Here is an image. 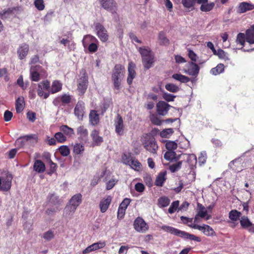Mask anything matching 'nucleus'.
Listing matches in <instances>:
<instances>
[{
    "mask_svg": "<svg viewBox=\"0 0 254 254\" xmlns=\"http://www.w3.org/2000/svg\"><path fill=\"white\" fill-rule=\"evenodd\" d=\"M125 73V69L123 65L118 64L115 66L113 69L111 79L115 89L117 90L120 89L121 83L124 78Z\"/></svg>",
    "mask_w": 254,
    "mask_h": 254,
    "instance_id": "obj_1",
    "label": "nucleus"
},
{
    "mask_svg": "<svg viewBox=\"0 0 254 254\" xmlns=\"http://www.w3.org/2000/svg\"><path fill=\"white\" fill-rule=\"evenodd\" d=\"M245 40L250 45L254 44V24L246 31V34L239 33L237 37L236 42L242 46L244 45ZM254 50V47L250 50H247L246 51ZM246 51V50H244Z\"/></svg>",
    "mask_w": 254,
    "mask_h": 254,
    "instance_id": "obj_2",
    "label": "nucleus"
},
{
    "mask_svg": "<svg viewBox=\"0 0 254 254\" xmlns=\"http://www.w3.org/2000/svg\"><path fill=\"white\" fill-rule=\"evenodd\" d=\"M161 228L165 232L170 233L172 234H174L176 236H179L185 239H190V240L198 242L201 241V239L198 237L187 233L185 231H181L171 226L164 225L162 226Z\"/></svg>",
    "mask_w": 254,
    "mask_h": 254,
    "instance_id": "obj_3",
    "label": "nucleus"
},
{
    "mask_svg": "<svg viewBox=\"0 0 254 254\" xmlns=\"http://www.w3.org/2000/svg\"><path fill=\"white\" fill-rule=\"evenodd\" d=\"M144 147L145 149L152 153H155L158 149V145L155 139L150 135H146L143 141Z\"/></svg>",
    "mask_w": 254,
    "mask_h": 254,
    "instance_id": "obj_4",
    "label": "nucleus"
},
{
    "mask_svg": "<svg viewBox=\"0 0 254 254\" xmlns=\"http://www.w3.org/2000/svg\"><path fill=\"white\" fill-rule=\"evenodd\" d=\"M50 83L48 80H44L38 83L37 94L40 97L47 99L50 95Z\"/></svg>",
    "mask_w": 254,
    "mask_h": 254,
    "instance_id": "obj_5",
    "label": "nucleus"
},
{
    "mask_svg": "<svg viewBox=\"0 0 254 254\" xmlns=\"http://www.w3.org/2000/svg\"><path fill=\"white\" fill-rule=\"evenodd\" d=\"M95 26L96 34L101 41L102 42H107L109 39V35L107 30L99 23H96Z\"/></svg>",
    "mask_w": 254,
    "mask_h": 254,
    "instance_id": "obj_6",
    "label": "nucleus"
},
{
    "mask_svg": "<svg viewBox=\"0 0 254 254\" xmlns=\"http://www.w3.org/2000/svg\"><path fill=\"white\" fill-rule=\"evenodd\" d=\"M134 229L138 232L145 233L148 229V226L145 221L140 217H137L133 223Z\"/></svg>",
    "mask_w": 254,
    "mask_h": 254,
    "instance_id": "obj_7",
    "label": "nucleus"
},
{
    "mask_svg": "<svg viewBox=\"0 0 254 254\" xmlns=\"http://www.w3.org/2000/svg\"><path fill=\"white\" fill-rule=\"evenodd\" d=\"M115 131L119 135H122L124 133L125 125L122 117L118 114L114 120Z\"/></svg>",
    "mask_w": 254,
    "mask_h": 254,
    "instance_id": "obj_8",
    "label": "nucleus"
},
{
    "mask_svg": "<svg viewBox=\"0 0 254 254\" xmlns=\"http://www.w3.org/2000/svg\"><path fill=\"white\" fill-rule=\"evenodd\" d=\"M17 56L20 60L25 59L28 56L29 52V46L26 43H22L17 49Z\"/></svg>",
    "mask_w": 254,
    "mask_h": 254,
    "instance_id": "obj_9",
    "label": "nucleus"
},
{
    "mask_svg": "<svg viewBox=\"0 0 254 254\" xmlns=\"http://www.w3.org/2000/svg\"><path fill=\"white\" fill-rule=\"evenodd\" d=\"M102 7L104 9L114 12L117 10V3L114 0H98Z\"/></svg>",
    "mask_w": 254,
    "mask_h": 254,
    "instance_id": "obj_10",
    "label": "nucleus"
},
{
    "mask_svg": "<svg viewBox=\"0 0 254 254\" xmlns=\"http://www.w3.org/2000/svg\"><path fill=\"white\" fill-rule=\"evenodd\" d=\"M135 68L136 65L134 63L132 62L129 63L127 68L128 75L127 80V83L129 85L132 83L133 79L136 77Z\"/></svg>",
    "mask_w": 254,
    "mask_h": 254,
    "instance_id": "obj_11",
    "label": "nucleus"
},
{
    "mask_svg": "<svg viewBox=\"0 0 254 254\" xmlns=\"http://www.w3.org/2000/svg\"><path fill=\"white\" fill-rule=\"evenodd\" d=\"M186 69H185V72L190 75H196L199 71V67L193 62H189L186 65Z\"/></svg>",
    "mask_w": 254,
    "mask_h": 254,
    "instance_id": "obj_12",
    "label": "nucleus"
},
{
    "mask_svg": "<svg viewBox=\"0 0 254 254\" xmlns=\"http://www.w3.org/2000/svg\"><path fill=\"white\" fill-rule=\"evenodd\" d=\"M170 106L166 102L161 101L158 102L156 104V109L158 114L160 115H166L169 109Z\"/></svg>",
    "mask_w": 254,
    "mask_h": 254,
    "instance_id": "obj_13",
    "label": "nucleus"
},
{
    "mask_svg": "<svg viewBox=\"0 0 254 254\" xmlns=\"http://www.w3.org/2000/svg\"><path fill=\"white\" fill-rule=\"evenodd\" d=\"M85 106L83 102L79 101L74 108V114L79 120H82L84 114Z\"/></svg>",
    "mask_w": 254,
    "mask_h": 254,
    "instance_id": "obj_14",
    "label": "nucleus"
},
{
    "mask_svg": "<svg viewBox=\"0 0 254 254\" xmlns=\"http://www.w3.org/2000/svg\"><path fill=\"white\" fill-rule=\"evenodd\" d=\"M12 177L11 175L7 176L5 178H2L0 185V190L7 191L11 186Z\"/></svg>",
    "mask_w": 254,
    "mask_h": 254,
    "instance_id": "obj_15",
    "label": "nucleus"
},
{
    "mask_svg": "<svg viewBox=\"0 0 254 254\" xmlns=\"http://www.w3.org/2000/svg\"><path fill=\"white\" fill-rule=\"evenodd\" d=\"M254 9V5L248 2H242L237 7L238 13H243Z\"/></svg>",
    "mask_w": 254,
    "mask_h": 254,
    "instance_id": "obj_16",
    "label": "nucleus"
},
{
    "mask_svg": "<svg viewBox=\"0 0 254 254\" xmlns=\"http://www.w3.org/2000/svg\"><path fill=\"white\" fill-rule=\"evenodd\" d=\"M37 136L36 134H30L24 136L17 140V143L22 142L24 144L28 142L29 143L34 144L37 142Z\"/></svg>",
    "mask_w": 254,
    "mask_h": 254,
    "instance_id": "obj_17",
    "label": "nucleus"
},
{
    "mask_svg": "<svg viewBox=\"0 0 254 254\" xmlns=\"http://www.w3.org/2000/svg\"><path fill=\"white\" fill-rule=\"evenodd\" d=\"M110 174V172L108 171L106 169L102 170L100 172L95 175L91 180L90 185L91 186L94 187L100 181L101 179L106 175Z\"/></svg>",
    "mask_w": 254,
    "mask_h": 254,
    "instance_id": "obj_18",
    "label": "nucleus"
},
{
    "mask_svg": "<svg viewBox=\"0 0 254 254\" xmlns=\"http://www.w3.org/2000/svg\"><path fill=\"white\" fill-rule=\"evenodd\" d=\"M88 80L85 76L81 77L78 80L77 90L80 94L85 93L87 87Z\"/></svg>",
    "mask_w": 254,
    "mask_h": 254,
    "instance_id": "obj_19",
    "label": "nucleus"
},
{
    "mask_svg": "<svg viewBox=\"0 0 254 254\" xmlns=\"http://www.w3.org/2000/svg\"><path fill=\"white\" fill-rule=\"evenodd\" d=\"M71 97L69 94H64L55 99L53 102L55 106H58L60 102L64 104H68L70 102Z\"/></svg>",
    "mask_w": 254,
    "mask_h": 254,
    "instance_id": "obj_20",
    "label": "nucleus"
},
{
    "mask_svg": "<svg viewBox=\"0 0 254 254\" xmlns=\"http://www.w3.org/2000/svg\"><path fill=\"white\" fill-rule=\"evenodd\" d=\"M197 216L206 220L211 218V216L208 214L207 210L201 204L197 203Z\"/></svg>",
    "mask_w": 254,
    "mask_h": 254,
    "instance_id": "obj_21",
    "label": "nucleus"
},
{
    "mask_svg": "<svg viewBox=\"0 0 254 254\" xmlns=\"http://www.w3.org/2000/svg\"><path fill=\"white\" fill-rule=\"evenodd\" d=\"M240 223L243 228L247 229L251 232H254V225L251 223L247 217H242Z\"/></svg>",
    "mask_w": 254,
    "mask_h": 254,
    "instance_id": "obj_22",
    "label": "nucleus"
},
{
    "mask_svg": "<svg viewBox=\"0 0 254 254\" xmlns=\"http://www.w3.org/2000/svg\"><path fill=\"white\" fill-rule=\"evenodd\" d=\"M112 201V197L110 196H107L106 198L102 199L99 204L100 210L104 213L108 209Z\"/></svg>",
    "mask_w": 254,
    "mask_h": 254,
    "instance_id": "obj_23",
    "label": "nucleus"
},
{
    "mask_svg": "<svg viewBox=\"0 0 254 254\" xmlns=\"http://www.w3.org/2000/svg\"><path fill=\"white\" fill-rule=\"evenodd\" d=\"M142 64L145 68L148 69L151 68L155 62L154 55L142 59Z\"/></svg>",
    "mask_w": 254,
    "mask_h": 254,
    "instance_id": "obj_24",
    "label": "nucleus"
},
{
    "mask_svg": "<svg viewBox=\"0 0 254 254\" xmlns=\"http://www.w3.org/2000/svg\"><path fill=\"white\" fill-rule=\"evenodd\" d=\"M91 136L92 138L93 144L94 145H99L103 141L102 137L99 136V131L96 129H94L92 131Z\"/></svg>",
    "mask_w": 254,
    "mask_h": 254,
    "instance_id": "obj_25",
    "label": "nucleus"
},
{
    "mask_svg": "<svg viewBox=\"0 0 254 254\" xmlns=\"http://www.w3.org/2000/svg\"><path fill=\"white\" fill-rule=\"evenodd\" d=\"M166 172L163 171L160 172L156 178L155 185L158 187H162L166 180Z\"/></svg>",
    "mask_w": 254,
    "mask_h": 254,
    "instance_id": "obj_26",
    "label": "nucleus"
},
{
    "mask_svg": "<svg viewBox=\"0 0 254 254\" xmlns=\"http://www.w3.org/2000/svg\"><path fill=\"white\" fill-rule=\"evenodd\" d=\"M81 198L82 195L80 194H76L71 198L68 204L77 208L81 202Z\"/></svg>",
    "mask_w": 254,
    "mask_h": 254,
    "instance_id": "obj_27",
    "label": "nucleus"
},
{
    "mask_svg": "<svg viewBox=\"0 0 254 254\" xmlns=\"http://www.w3.org/2000/svg\"><path fill=\"white\" fill-rule=\"evenodd\" d=\"M77 207L69 204L68 203L65 206L64 215L66 217H71L75 211Z\"/></svg>",
    "mask_w": 254,
    "mask_h": 254,
    "instance_id": "obj_28",
    "label": "nucleus"
},
{
    "mask_svg": "<svg viewBox=\"0 0 254 254\" xmlns=\"http://www.w3.org/2000/svg\"><path fill=\"white\" fill-rule=\"evenodd\" d=\"M60 129V131L66 136V137H70L74 134V130L66 125H63L61 126Z\"/></svg>",
    "mask_w": 254,
    "mask_h": 254,
    "instance_id": "obj_29",
    "label": "nucleus"
},
{
    "mask_svg": "<svg viewBox=\"0 0 254 254\" xmlns=\"http://www.w3.org/2000/svg\"><path fill=\"white\" fill-rule=\"evenodd\" d=\"M89 121L93 126L97 125L99 122V115L95 110L91 111L89 114Z\"/></svg>",
    "mask_w": 254,
    "mask_h": 254,
    "instance_id": "obj_30",
    "label": "nucleus"
},
{
    "mask_svg": "<svg viewBox=\"0 0 254 254\" xmlns=\"http://www.w3.org/2000/svg\"><path fill=\"white\" fill-rule=\"evenodd\" d=\"M77 133L82 140H85L88 137V130L83 126H80L77 128Z\"/></svg>",
    "mask_w": 254,
    "mask_h": 254,
    "instance_id": "obj_31",
    "label": "nucleus"
},
{
    "mask_svg": "<svg viewBox=\"0 0 254 254\" xmlns=\"http://www.w3.org/2000/svg\"><path fill=\"white\" fill-rule=\"evenodd\" d=\"M62 84L58 80H55L53 82L51 88H50V92L52 94L56 93L62 89Z\"/></svg>",
    "mask_w": 254,
    "mask_h": 254,
    "instance_id": "obj_32",
    "label": "nucleus"
},
{
    "mask_svg": "<svg viewBox=\"0 0 254 254\" xmlns=\"http://www.w3.org/2000/svg\"><path fill=\"white\" fill-rule=\"evenodd\" d=\"M200 228L199 230L201 231L206 236H213L215 233L213 229L207 225L203 224L200 226Z\"/></svg>",
    "mask_w": 254,
    "mask_h": 254,
    "instance_id": "obj_33",
    "label": "nucleus"
},
{
    "mask_svg": "<svg viewBox=\"0 0 254 254\" xmlns=\"http://www.w3.org/2000/svg\"><path fill=\"white\" fill-rule=\"evenodd\" d=\"M34 170L38 173H42L45 171L44 163L40 160L35 161L34 164Z\"/></svg>",
    "mask_w": 254,
    "mask_h": 254,
    "instance_id": "obj_34",
    "label": "nucleus"
},
{
    "mask_svg": "<svg viewBox=\"0 0 254 254\" xmlns=\"http://www.w3.org/2000/svg\"><path fill=\"white\" fill-rule=\"evenodd\" d=\"M138 51L141 55L142 59L147 57L149 56V55L151 56L154 55L150 48L148 47H140L138 49Z\"/></svg>",
    "mask_w": 254,
    "mask_h": 254,
    "instance_id": "obj_35",
    "label": "nucleus"
},
{
    "mask_svg": "<svg viewBox=\"0 0 254 254\" xmlns=\"http://www.w3.org/2000/svg\"><path fill=\"white\" fill-rule=\"evenodd\" d=\"M96 41H97V39L94 36L91 35H86L84 36L82 42L84 47H86L89 45L90 43Z\"/></svg>",
    "mask_w": 254,
    "mask_h": 254,
    "instance_id": "obj_36",
    "label": "nucleus"
},
{
    "mask_svg": "<svg viewBox=\"0 0 254 254\" xmlns=\"http://www.w3.org/2000/svg\"><path fill=\"white\" fill-rule=\"evenodd\" d=\"M24 101L22 97H19L16 101L15 107L17 113H20L24 109Z\"/></svg>",
    "mask_w": 254,
    "mask_h": 254,
    "instance_id": "obj_37",
    "label": "nucleus"
},
{
    "mask_svg": "<svg viewBox=\"0 0 254 254\" xmlns=\"http://www.w3.org/2000/svg\"><path fill=\"white\" fill-rule=\"evenodd\" d=\"M128 165H129L132 169L137 171L140 170L141 168V164L140 163L134 158H133L130 160Z\"/></svg>",
    "mask_w": 254,
    "mask_h": 254,
    "instance_id": "obj_38",
    "label": "nucleus"
},
{
    "mask_svg": "<svg viewBox=\"0 0 254 254\" xmlns=\"http://www.w3.org/2000/svg\"><path fill=\"white\" fill-rule=\"evenodd\" d=\"M172 77L176 80L179 81L182 83H187L189 81L190 79L188 77L181 74H174Z\"/></svg>",
    "mask_w": 254,
    "mask_h": 254,
    "instance_id": "obj_39",
    "label": "nucleus"
},
{
    "mask_svg": "<svg viewBox=\"0 0 254 254\" xmlns=\"http://www.w3.org/2000/svg\"><path fill=\"white\" fill-rule=\"evenodd\" d=\"M224 69V66L223 64H218L216 67L213 68L210 70V73L213 75H217L222 73Z\"/></svg>",
    "mask_w": 254,
    "mask_h": 254,
    "instance_id": "obj_40",
    "label": "nucleus"
},
{
    "mask_svg": "<svg viewBox=\"0 0 254 254\" xmlns=\"http://www.w3.org/2000/svg\"><path fill=\"white\" fill-rule=\"evenodd\" d=\"M84 150V146L83 144L77 143L73 146V153L75 154H81Z\"/></svg>",
    "mask_w": 254,
    "mask_h": 254,
    "instance_id": "obj_41",
    "label": "nucleus"
},
{
    "mask_svg": "<svg viewBox=\"0 0 254 254\" xmlns=\"http://www.w3.org/2000/svg\"><path fill=\"white\" fill-rule=\"evenodd\" d=\"M170 199L166 196H162L158 199V205L160 207H165L170 203Z\"/></svg>",
    "mask_w": 254,
    "mask_h": 254,
    "instance_id": "obj_42",
    "label": "nucleus"
},
{
    "mask_svg": "<svg viewBox=\"0 0 254 254\" xmlns=\"http://www.w3.org/2000/svg\"><path fill=\"white\" fill-rule=\"evenodd\" d=\"M214 6V2L204 3L200 6V9L202 11L207 12L210 11Z\"/></svg>",
    "mask_w": 254,
    "mask_h": 254,
    "instance_id": "obj_43",
    "label": "nucleus"
},
{
    "mask_svg": "<svg viewBox=\"0 0 254 254\" xmlns=\"http://www.w3.org/2000/svg\"><path fill=\"white\" fill-rule=\"evenodd\" d=\"M54 137L56 140L60 143H64L67 139L66 136L62 131L56 133Z\"/></svg>",
    "mask_w": 254,
    "mask_h": 254,
    "instance_id": "obj_44",
    "label": "nucleus"
},
{
    "mask_svg": "<svg viewBox=\"0 0 254 254\" xmlns=\"http://www.w3.org/2000/svg\"><path fill=\"white\" fill-rule=\"evenodd\" d=\"M158 40L161 45H167L169 43V40L166 38L164 33L160 32L158 35Z\"/></svg>",
    "mask_w": 254,
    "mask_h": 254,
    "instance_id": "obj_45",
    "label": "nucleus"
},
{
    "mask_svg": "<svg viewBox=\"0 0 254 254\" xmlns=\"http://www.w3.org/2000/svg\"><path fill=\"white\" fill-rule=\"evenodd\" d=\"M165 87L167 90L171 92L176 93L179 90V87L173 83H167Z\"/></svg>",
    "mask_w": 254,
    "mask_h": 254,
    "instance_id": "obj_46",
    "label": "nucleus"
},
{
    "mask_svg": "<svg viewBox=\"0 0 254 254\" xmlns=\"http://www.w3.org/2000/svg\"><path fill=\"white\" fill-rule=\"evenodd\" d=\"M187 161L191 167L194 166L197 163L196 157L194 154H188Z\"/></svg>",
    "mask_w": 254,
    "mask_h": 254,
    "instance_id": "obj_47",
    "label": "nucleus"
},
{
    "mask_svg": "<svg viewBox=\"0 0 254 254\" xmlns=\"http://www.w3.org/2000/svg\"><path fill=\"white\" fill-rule=\"evenodd\" d=\"M165 146L168 151H174L177 148V144L175 141H168L166 142Z\"/></svg>",
    "mask_w": 254,
    "mask_h": 254,
    "instance_id": "obj_48",
    "label": "nucleus"
},
{
    "mask_svg": "<svg viewBox=\"0 0 254 254\" xmlns=\"http://www.w3.org/2000/svg\"><path fill=\"white\" fill-rule=\"evenodd\" d=\"M241 215V213L240 212L236 210H233L230 212L229 218L232 220L236 221L240 218Z\"/></svg>",
    "mask_w": 254,
    "mask_h": 254,
    "instance_id": "obj_49",
    "label": "nucleus"
},
{
    "mask_svg": "<svg viewBox=\"0 0 254 254\" xmlns=\"http://www.w3.org/2000/svg\"><path fill=\"white\" fill-rule=\"evenodd\" d=\"M174 132L173 129L171 128H166L163 130L160 133L162 137H169Z\"/></svg>",
    "mask_w": 254,
    "mask_h": 254,
    "instance_id": "obj_50",
    "label": "nucleus"
},
{
    "mask_svg": "<svg viewBox=\"0 0 254 254\" xmlns=\"http://www.w3.org/2000/svg\"><path fill=\"white\" fill-rule=\"evenodd\" d=\"M179 201L178 200L173 202L168 209V212L172 214L175 212L178 209H179Z\"/></svg>",
    "mask_w": 254,
    "mask_h": 254,
    "instance_id": "obj_51",
    "label": "nucleus"
},
{
    "mask_svg": "<svg viewBox=\"0 0 254 254\" xmlns=\"http://www.w3.org/2000/svg\"><path fill=\"white\" fill-rule=\"evenodd\" d=\"M59 150L63 156H67L69 154L70 150L68 146L65 145H62L59 148Z\"/></svg>",
    "mask_w": 254,
    "mask_h": 254,
    "instance_id": "obj_52",
    "label": "nucleus"
},
{
    "mask_svg": "<svg viewBox=\"0 0 254 254\" xmlns=\"http://www.w3.org/2000/svg\"><path fill=\"white\" fill-rule=\"evenodd\" d=\"M207 155L205 151L201 152L198 157V164L200 166L203 165L206 160Z\"/></svg>",
    "mask_w": 254,
    "mask_h": 254,
    "instance_id": "obj_53",
    "label": "nucleus"
},
{
    "mask_svg": "<svg viewBox=\"0 0 254 254\" xmlns=\"http://www.w3.org/2000/svg\"><path fill=\"white\" fill-rule=\"evenodd\" d=\"M34 5L39 10H43L45 8L43 0H35Z\"/></svg>",
    "mask_w": 254,
    "mask_h": 254,
    "instance_id": "obj_54",
    "label": "nucleus"
},
{
    "mask_svg": "<svg viewBox=\"0 0 254 254\" xmlns=\"http://www.w3.org/2000/svg\"><path fill=\"white\" fill-rule=\"evenodd\" d=\"M163 98L167 102L173 101L176 96L173 95L167 92H164L162 95Z\"/></svg>",
    "mask_w": 254,
    "mask_h": 254,
    "instance_id": "obj_55",
    "label": "nucleus"
},
{
    "mask_svg": "<svg viewBox=\"0 0 254 254\" xmlns=\"http://www.w3.org/2000/svg\"><path fill=\"white\" fill-rule=\"evenodd\" d=\"M93 251L97 250L99 249L103 248L105 246V243L102 242H99L95 243L90 245Z\"/></svg>",
    "mask_w": 254,
    "mask_h": 254,
    "instance_id": "obj_56",
    "label": "nucleus"
},
{
    "mask_svg": "<svg viewBox=\"0 0 254 254\" xmlns=\"http://www.w3.org/2000/svg\"><path fill=\"white\" fill-rule=\"evenodd\" d=\"M183 5L186 8H190L195 4L194 0H182Z\"/></svg>",
    "mask_w": 254,
    "mask_h": 254,
    "instance_id": "obj_57",
    "label": "nucleus"
},
{
    "mask_svg": "<svg viewBox=\"0 0 254 254\" xmlns=\"http://www.w3.org/2000/svg\"><path fill=\"white\" fill-rule=\"evenodd\" d=\"M118 181L114 178L111 179L106 183V189L110 190L112 189L117 183Z\"/></svg>",
    "mask_w": 254,
    "mask_h": 254,
    "instance_id": "obj_58",
    "label": "nucleus"
},
{
    "mask_svg": "<svg viewBox=\"0 0 254 254\" xmlns=\"http://www.w3.org/2000/svg\"><path fill=\"white\" fill-rule=\"evenodd\" d=\"M176 153L174 151H168L164 154V158L167 160H171L175 157Z\"/></svg>",
    "mask_w": 254,
    "mask_h": 254,
    "instance_id": "obj_59",
    "label": "nucleus"
},
{
    "mask_svg": "<svg viewBox=\"0 0 254 254\" xmlns=\"http://www.w3.org/2000/svg\"><path fill=\"white\" fill-rule=\"evenodd\" d=\"M54 233L51 230L48 231L47 232H45L43 235V238L47 241L52 240L54 238Z\"/></svg>",
    "mask_w": 254,
    "mask_h": 254,
    "instance_id": "obj_60",
    "label": "nucleus"
},
{
    "mask_svg": "<svg viewBox=\"0 0 254 254\" xmlns=\"http://www.w3.org/2000/svg\"><path fill=\"white\" fill-rule=\"evenodd\" d=\"M182 166V162L180 161L176 164H173L170 167V169L172 172H175L181 168Z\"/></svg>",
    "mask_w": 254,
    "mask_h": 254,
    "instance_id": "obj_61",
    "label": "nucleus"
},
{
    "mask_svg": "<svg viewBox=\"0 0 254 254\" xmlns=\"http://www.w3.org/2000/svg\"><path fill=\"white\" fill-rule=\"evenodd\" d=\"M188 56L192 61V62H195L197 61V56L196 54L192 50H188Z\"/></svg>",
    "mask_w": 254,
    "mask_h": 254,
    "instance_id": "obj_62",
    "label": "nucleus"
},
{
    "mask_svg": "<svg viewBox=\"0 0 254 254\" xmlns=\"http://www.w3.org/2000/svg\"><path fill=\"white\" fill-rule=\"evenodd\" d=\"M13 116V114L11 112L6 110L4 112L3 117L5 122H9L11 120Z\"/></svg>",
    "mask_w": 254,
    "mask_h": 254,
    "instance_id": "obj_63",
    "label": "nucleus"
},
{
    "mask_svg": "<svg viewBox=\"0 0 254 254\" xmlns=\"http://www.w3.org/2000/svg\"><path fill=\"white\" fill-rule=\"evenodd\" d=\"M31 78L34 81H38L40 79L39 73L32 68L31 69Z\"/></svg>",
    "mask_w": 254,
    "mask_h": 254,
    "instance_id": "obj_64",
    "label": "nucleus"
}]
</instances>
